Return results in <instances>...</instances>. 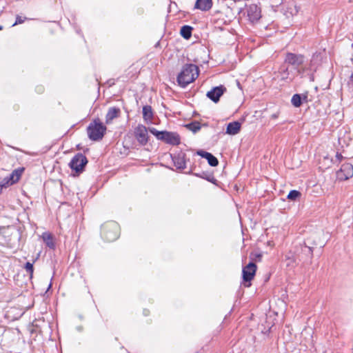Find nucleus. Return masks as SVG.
<instances>
[{
    "instance_id": "4be33fe9",
    "label": "nucleus",
    "mask_w": 353,
    "mask_h": 353,
    "mask_svg": "<svg viewBox=\"0 0 353 353\" xmlns=\"http://www.w3.org/2000/svg\"><path fill=\"white\" fill-rule=\"evenodd\" d=\"M192 28L190 26H183L181 28V36L186 39H189L192 35Z\"/></svg>"
},
{
    "instance_id": "473e14b6",
    "label": "nucleus",
    "mask_w": 353,
    "mask_h": 353,
    "mask_svg": "<svg viewBox=\"0 0 353 353\" xmlns=\"http://www.w3.org/2000/svg\"><path fill=\"white\" fill-rule=\"evenodd\" d=\"M336 160H338L339 161H341V159L343 158L342 154L337 152L336 154Z\"/></svg>"
},
{
    "instance_id": "f257e3e1",
    "label": "nucleus",
    "mask_w": 353,
    "mask_h": 353,
    "mask_svg": "<svg viewBox=\"0 0 353 353\" xmlns=\"http://www.w3.org/2000/svg\"><path fill=\"white\" fill-rule=\"evenodd\" d=\"M303 62L304 57L303 55L288 52L284 60V64L279 70L281 79L292 81L296 74L302 72L299 67L303 65Z\"/></svg>"
},
{
    "instance_id": "f03ea898",
    "label": "nucleus",
    "mask_w": 353,
    "mask_h": 353,
    "mask_svg": "<svg viewBox=\"0 0 353 353\" xmlns=\"http://www.w3.org/2000/svg\"><path fill=\"white\" fill-rule=\"evenodd\" d=\"M199 74V70L196 65L185 64L177 76V82L181 87L185 88L193 82L198 77Z\"/></svg>"
},
{
    "instance_id": "cd10ccee",
    "label": "nucleus",
    "mask_w": 353,
    "mask_h": 353,
    "mask_svg": "<svg viewBox=\"0 0 353 353\" xmlns=\"http://www.w3.org/2000/svg\"><path fill=\"white\" fill-rule=\"evenodd\" d=\"M323 161H325V167L328 168L332 163V159L330 158L328 155H325L323 157Z\"/></svg>"
},
{
    "instance_id": "c756f323",
    "label": "nucleus",
    "mask_w": 353,
    "mask_h": 353,
    "mask_svg": "<svg viewBox=\"0 0 353 353\" xmlns=\"http://www.w3.org/2000/svg\"><path fill=\"white\" fill-rule=\"evenodd\" d=\"M261 257H262L261 254H258V253H252L251 254L252 259H253L254 258V259H258L259 261H260Z\"/></svg>"
},
{
    "instance_id": "393cba45",
    "label": "nucleus",
    "mask_w": 353,
    "mask_h": 353,
    "mask_svg": "<svg viewBox=\"0 0 353 353\" xmlns=\"http://www.w3.org/2000/svg\"><path fill=\"white\" fill-rule=\"evenodd\" d=\"M300 196H301L300 192L293 190L289 192V194L288 195V199L290 200H292V201H295Z\"/></svg>"
},
{
    "instance_id": "0eeeda50",
    "label": "nucleus",
    "mask_w": 353,
    "mask_h": 353,
    "mask_svg": "<svg viewBox=\"0 0 353 353\" xmlns=\"http://www.w3.org/2000/svg\"><path fill=\"white\" fill-rule=\"evenodd\" d=\"M256 271V265L254 263L250 262L243 268V279L245 287L250 286V281L253 279Z\"/></svg>"
},
{
    "instance_id": "6ab92c4d",
    "label": "nucleus",
    "mask_w": 353,
    "mask_h": 353,
    "mask_svg": "<svg viewBox=\"0 0 353 353\" xmlns=\"http://www.w3.org/2000/svg\"><path fill=\"white\" fill-rule=\"evenodd\" d=\"M194 7L201 10H208L212 7V0H196Z\"/></svg>"
},
{
    "instance_id": "f3484780",
    "label": "nucleus",
    "mask_w": 353,
    "mask_h": 353,
    "mask_svg": "<svg viewBox=\"0 0 353 353\" xmlns=\"http://www.w3.org/2000/svg\"><path fill=\"white\" fill-rule=\"evenodd\" d=\"M241 130V123L238 121L229 123L227 125L226 133L231 135H235Z\"/></svg>"
},
{
    "instance_id": "9b49d317",
    "label": "nucleus",
    "mask_w": 353,
    "mask_h": 353,
    "mask_svg": "<svg viewBox=\"0 0 353 353\" xmlns=\"http://www.w3.org/2000/svg\"><path fill=\"white\" fill-rule=\"evenodd\" d=\"M23 170L24 168H19L13 170L9 176H7L3 179L0 184H5L3 188H6L9 185L15 183L19 180Z\"/></svg>"
},
{
    "instance_id": "a878e982",
    "label": "nucleus",
    "mask_w": 353,
    "mask_h": 353,
    "mask_svg": "<svg viewBox=\"0 0 353 353\" xmlns=\"http://www.w3.org/2000/svg\"><path fill=\"white\" fill-rule=\"evenodd\" d=\"M285 260L288 261L287 262V265L288 266H292V267H294L295 265H296V260L294 257V256L292 254H289V255H286L285 256Z\"/></svg>"
},
{
    "instance_id": "5701e85b",
    "label": "nucleus",
    "mask_w": 353,
    "mask_h": 353,
    "mask_svg": "<svg viewBox=\"0 0 353 353\" xmlns=\"http://www.w3.org/2000/svg\"><path fill=\"white\" fill-rule=\"evenodd\" d=\"M185 127L190 130V131L193 132H198L199 130H200L201 126V123L198 121H194V122H192L189 124H187L185 125Z\"/></svg>"
},
{
    "instance_id": "7c9ffc66",
    "label": "nucleus",
    "mask_w": 353,
    "mask_h": 353,
    "mask_svg": "<svg viewBox=\"0 0 353 353\" xmlns=\"http://www.w3.org/2000/svg\"><path fill=\"white\" fill-rule=\"evenodd\" d=\"M302 97V102H308L309 99H307V94H303V96H301Z\"/></svg>"
},
{
    "instance_id": "2eb2a0df",
    "label": "nucleus",
    "mask_w": 353,
    "mask_h": 353,
    "mask_svg": "<svg viewBox=\"0 0 353 353\" xmlns=\"http://www.w3.org/2000/svg\"><path fill=\"white\" fill-rule=\"evenodd\" d=\"M121 110L119 108L111 107L105 115V123L109 124L112 123V120L118 118L120 116Z\"/></svg>"
},
{
    "instance_id": "72a5a7b5",
    "label": "nucleus",
    "mask_w": 353,
    "mask_h": 353,
    "mask_svg": "<svg viewBox=\"0 0 353 353\" xmlns=\"http://www.w3.org/2000/svg\"><path fill=\"white\" fill-rule=\"evenodd\" d=\"M277 117H278V115H277L276 114H272V115H271V118H272V119H276Z\"/></svg>"
},
{
    "instance_id": "ddd939ff",
    "label": "nucleus",
    "mask_w": 353,
    "mask_h": 353,
    "mask_svg": "<svg viewBox=\"0 0 353 353\" xmlns=\"http://www.w3.org/2000/svg\"><path fill=\"white\" fill-rule=\"evenodd\" d=\"M172 161L177 169L183 170L186 167L185 154L183 152H179L172 156Z\"/></svg>"
},
{
    "instance_id": "1a4fd4ad",
    "label": "nucleus",
    "mask_w": 353,
    "mask_h": 353,
    "mask_svg": "<svg viewBox=\"0 0 353 353\" xmlns=\"http://www.w3.org/2000/svg\"><path fill=\"white\" fill-rule=\"evenodd\" d=\"M247 16L249 21L254 23L261 17V8L256 4H250L247 6Z\"/></svg>"
},
{
    "instance_id": "c85d7f7f",
    "label": "nucleus",
    "mask_w": 353,
    "mask_h": 353,
    "mask_svg": "<svg viewBox=\"0 0 353 353\" xmlns=\"http://www.w3.org/2000/svg\"><path fill=\"white\" fill-rule=\"evenodd\" d=\"M23 21H24V19H23L21 17L17 16V18H16L15 23L13 24V26H15V25H17V24H21Z\"/></svg>"
},
{
    "instance_id": "39448f33",
    "label": "nucleus",
    "mask_w": 353,
    "mask_h": 353,
    "mask_svg": "<svg viewBox=\"0 0 353 353\" xmlns=\"http://www.w3.org/2000/svg\"><path fill=\"white\" fill-rule=\"evenodd\" d=\"M150 132L154 134L159 140L163 141L165 143L172 145H178L181 143V137L178 133L168 131H158L155 128L150 130Z\"/></svg>"
},
{
    "instance_id": "bb28decb",
    "label": "nucleus",
    "mask_w": 353,
    "mask_h": 353,
    "mask_svg": "<svg viewBox=\"0 0 353 353\" xmlns=\"http://www.w3.org/2000/svg\"><path fill=\"white\" fill-rule=\"evenodd\" d=\"M25 269L26 272L30 274V277H32L34 272L33 264L30 262H27L25 265Z\"/></svg>"
},
{
    "instance_id": "aec40b11",
    "label": "nucleus",
    "mask_w": 353,
    "mask_h": 353,
    "mask_svg": "<svg viewBox=\"0 0 353 353\" xmlns=\"http://www.w3.org/2000/svg\"><path fill=\"white\" fill-rule=\"evenodd\" d=\"M42 239L48 247L51 249H54L55 247L52 235L49 232L43 233Z\"/></svg>"
},
{
    "instance_id": "412c9836",
    "label": "nucleus",
    "mask_w": 353,
    "mask_h": 353,
    "mask_svg": "<svg viewBox=\"0 0 353 353\" xmlns=\"http://www.w3.org/2000/svg\"><path fill=\"white\" fill-rule=\"evenodd\" d=\"M143 117L145 121H150L153 117V112L151 106L145 105L143 108Z\"/></svg>"
},
{
    "instance_id": "9d476101",
    "label": "nucleus",
    "mask_w": 353,
    "mask_h": 353,
    "mask_svg": "<svg viewBox=\"0 0 353 353\" xmlns=\"http://www.w3.org/2000/svg\"><path fill=\"white\" fill-rule=\"evenodd\" d=\"M134 135L138 142L145 145L148 141V130L143 125H138L134 129Z\"/></svg>"
},
{
    "instance_id": "f8f14e48",
    "label": "nucleus",
    "mask_w": 353,
    "mask_h": 353,
    "mask_svg": "<svg viewBox=\"0 0 353 353\" xmlns=\"http://www.w3.org/2000/svg\"><path fill=\"white\" fill-rule=\"evenodd\" d=\"M225 90L226 88L223 85L216 86L208 91L206 96L214 103H217Z\"/></svg>"
},
{
    "instance_id": "b1692460",
    "label": "nucleus",
    "mask_w": 353,
    "mask_h": 353,
    "mask_svg": "<svg viewBox=\"0 0 353 353\" xmlns=\"http://www.w3.org/2000/svg\"><path fill=\"white\" fill-rule=\"evenodd\" d=\"M291 102H292V104L296 107V108H299L301 106V103H302V97L300 94H295L292 96V99H291Z\"/></svg>"
},
{
    "instance_id": "a211bd4d",
    "label": "nucleus",
    "mask_w": 353,
    "mask_h": 353,
    "mask_svg": "<svg viewBox=\"0 0 353 353\" xmlns=\"http://www.w3.org/2000/svg\"><path fill=\"white\" fill-rule=\"evenodd\" d=\"M285 5L287 6L286 10H285V14L288 17L293 16L298 13L299 10L294 1H288L285 3Z\"/></svg>"
},
{
    "instance_id": "e433bc0d",
    "label": "nucleus",
    "mask_w": 353,
    "mask_h": 353,
    "mask_svg": "<svg viewBox=\"0 0 353 353\" xmlns=\"http://www.w3.org/2000/svg\"><path fill=\"white\" fill-rule=\"evenodd\" d=\"M3 29V26H0V30Z\"/></svg>"
},
{
    "instance_id": "4468645a",
    "label": "nucleus",
    "mask_w": 353,
    "mask_h": 353,
    "mask_svg": "<svg viewBox=\"0 0 353 353\" xmlns=\"http://www.w3.org/2000/svg\"><path fill=\"white\" fill-rule=\"evenodd\" d=\"M301 255H299V260L304 263H310L313 257V250L310 246L305 245L301 248Z\"/></svg>"
},
{
    "instance_id": "20e7f679",
    "label": "nucleus",
    "mask_w": 353,
    "mask_h": 353,
    "mask_svg": "<svg viewBox=\"0 0 353 353\" xmlns=\"http://www.w3.org/2000/svg\"><path fill=\"white\" fill-rule=\"evenodd\" d=\"M105 131L106 127L100 121L99 119L92 121L87 128L89 139L95 141L102 139Z\"/></svg>"
},
{
    "instance_id": "7ed1b4c3",
    "label": "nucleus",
    "mask_w": 353,
    "mask_h": 353,
    "mask_svg": "<svg viewBox=\"0 0 353 353\" xmlns=\"http://www.w3.org/2000/svg\"><path fill=\"white\" fill-rule=\"evenodd\" d=\"M101 234L102 238H103L106 241H114L117 240L119 236V225L115 221H108L101 225Z\"/></svg>"
},
{
    "instance_id": "423d86ee",
    "label": "nucleus",
    "mask_w": 353,
    "mask_h": 353,
    "mask_svg": "<svg viewBox=\"0 0 353 353\" xmlns=\"http://www.w3.org/2000/svg\"><path fill=\"white\" fill-rule=\"evenodd\" d=\"M87 163L88 160L86 157L81 153H79L72 159L69 165L72 170L79 173L83 172Z\"/></svg>"
},
{
    "instance_id": "2f4dec72",
    "label": "nucleus",
    "mask_w": 353,
    "mask_h": 353,
    "mask_svg": "<svg viewBox=\"0 0 353 353\" xmlns=\"http://www.w3.org/2000/svg\"><path fill=\"white\" fill-rule=\"evenodd\" d=\"M36 89L39 93H42L44 90V88L42 85L37 86Z\"/></svg>"
},
{
    "instance_id": "c9c22d12",
    "label": "nucleus",
    "mask_w": 353,
    "mask_h": 353,
    "mask_svg": "<svg viewBox=\"0 0 353 353\" xmlns=\"http://www.w3.org/2000/svg\"><path fill=\"white\" fill-rule=\"evenodd\" d=\"M350 82L353 83V74L350 77Z\"/></svg>"
},
{
    "instance_id": "f704fd0d",
    "label": "nucleus",
    "mask_w": 353,
    "mask_h": 353,
    "mask_svg": "<svg viewBox=\"0 0 353 353\" xmlns=\"http://www.w3.org/2000/svg\"><path fill=\"white\" fill-rule=\"evenodd\" d=\"M3 185H5V184H0V193L1 192L2 188H3Z\"/></svg>"
},
{
    "instance_id": "6e6552de",
    "label": "nucleus",
    "mask_w": 353,
    "mask_h": 353,
    "mask_svg": "<svg viewBox=\"0 0 353 353\" xmlns=\"http://www.w3.org/2000/svg\"><path fill=\"white\" fill-rule=\"evenodd\" d=\"M353 176V165L350 163H344L336 172V177L340 181H345Z\"/></svg>"
},
{
    "instance_id": "dca6fc26",
    "label": "nucleus",
    "mask_w": 353,
    "mask_h": 353,
    "mask_svg": "<svg viewBox=\"0 0 353 353\" xmlns=\"http://www.w3.org/2000/svg\"><path fill=\"white\" fill-rule=\"evenodd\" d=\"M197 154L201 156L203 158L206 159L208 160L209 165L211 166L215 167V166L218 165V164H219V161L216 159V157L213 156L210 152L203 151V150H199L197 152Z\"/></svg>"
}]
</instances>
